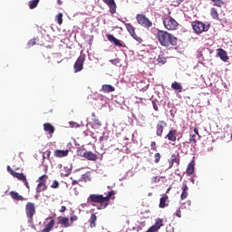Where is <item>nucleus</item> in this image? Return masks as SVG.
I'll list each match as a JSON object with an SVG mask.
<instances>
[{"instance_id": "nucleus-1", "label": "nucleus", "mask_w": 232, "mask_h": 232, "mask_svg": "<svg viewBox=\"0 0 232 232\" xmlns=\"http://www.w3.org/2000/svg\"><path fill=\"white\" fill-rule=\"evenodd\" d=\"M115 198V191H109L107 197L102 195L92 194L87 198L88 204L95 206V204H100L102 208H108L110 206V200Z\"/></svg>"}, {"instance_id": "nucleus-2", "label": "nucleus", "mask_w": 232, "mask_h": 232, "mask_svg": "<svg viewBox=\"0 0 232 232\" xmlns=\"http://www.w3.org/2000/svg\"><path fill=\"white\" fill-rule=\"evenodd\" d=\"M156 37L161 46L168 48L169 46H177V37L168 33V31L158 30Z\"/></svg>"}, {"instance_id": "nucleus-3", "label": "nucleus", "mask_w": 232, "mask_h": 232, "mask_svg": "<svg viewBox=\"0 0 232 232\" xmlns=\"http://www.w3.org/2000/svg\"><path fill=\"white\" fill-rule=\"evenodd\" d=\"M136 20L138 24L142 26V28H151V26H153V22H151V20H150L144 14H138L136 15Z\"/></svg>"}, {"instance_id": "nucleus-4", "label": "nucleus", "mask_w": 232, "mask_h": 232, "mask_svg": "<svg viewBox=\"0 0 232 232\" xmlns=\"http://www.w3.org/2000/svg\"><path fill=\"white\" fill-rule=\"evenodd\" d=\"M163 24L167 30H177L179 23L171 16L163 18Z\"/></svg>"}, {"instance_id": "nucleus-5", "label": "nucleus", "mask_w": 232, "mask_h": 232, "mask_svg": "<svg viewBox=\"0 0 232 232\" xmlns=\"http://www.w3.org/2000/svg\"><path fill=\"white\" fill-rule=\"evenodd\" d=\"M192 28L195 34H200L202 32H208L209 30V25H206V24L200 21H195L192 23Z\"/></svg>"}, {"instance_id": "nucleus-6", "label": "nucleus", "mask_w": 232, "mask_h": 232, "mask_svg": "<svg viewBox=\"0 0 232 232\" xmlns=\"http://www.w3.org/2000/svg\"><path fill=\"white\" fill-rule=\"evenodd\" d=\"M86 61V55L81 54L76 60L73 68L75 73L82 72V68H84V62Z\"/></svg>"}, {"instance_id": "nucleus-7", "label": "nucleus", "mask_w": 232, "mask_h": 232, "mask_svg": "<svg viewBox=\"0 0 232 232\" xmlns=\"http://www.w3.org/2000/svg\"><path fill=\"white\" fill-rule=\"evenodd\" d=\"M25 214L29 220H34V215H35V203H32V202L26 203Z\"/></svg>"}, {"instance_id": "nucleus-8", "label": "nucleus", "mask_w": 232, "mask_h": 232, "mask_svg": "<svg viewBox=\"0 0 232 232\" xmlns=\"http://www.w3.org/2000/svg\"><path fill=\"white\" fill-rule=\"evenodd\" d=\"M164 128H168V122L165 121H159L156 124V135L158 137H162V133H164Z\"/></svg>"}, {"instance_id": "nucleus-9", "label": "nucleus", "mask_w": 232, "mask_h": 232, "mask_svg": "<svg viewBox=\"0 0 232 232\" xmlns=\"http://www.w3.org/2000/svg\"><path fill=\"white\" fill-rule=\"evenodd\" d=\"M11 175H13L14 177V179H17L18 180H21L22 182H24V184L27 188V189H30V185L28 184L26 176L24 173H18V172L11 170Z\"/></svg>"}, {"instance_id": "nucleus-10", "label": "nucleus", "mask_w": 232, "mask_h": 232, "mask_svg": "<svg viewBox=\"0 0 232 232\" xmlns=\"http://www.w3.org/2000/svg\"><path fill=\"white\" fill-rule=\"evenodd\" d=\"M80 157H83L87 160H92L95 161L99 157L97 154L92 152V151H84V152H80Z\"/></svg>"}, {"instance_id": "nucleus-11", "label": "nucleus", "mask_w": 232, "mask_h": 232, "mask_svg": "<svg viewBox=\"0 0 232 232\" xmlns=\"http://www.w3.org/2000/svg\"><path fill=\"white\" fill-rule=\"evenodd\" d=\"M57 220H58V224H60L62 227L68 228L72 226V223L70 222V218L66 217L60 216L57 218Z\"/></svg>"}, {"instance_id": "nucleus-12", "label": "nucleus", "mask_w": 232, "mask_h": 232, "mask_svg": "<svg viewBox=\"0 0 232 232\" xmlns=\"http://www.w3.org/2000/svg\"><path fill=\"white\" fill-rule=\"evenodd\" d=\"M163 226V221H162V218H158L156 219V222L155 224L150 227L147 232H159V229H160V227H162Z\"/></svg>"}, {"instance_id": "nucleus-13", "label": "nucleus", "mask_w": 232, "mask_h": 232, "mask_svg": "<svg viewBox=\"0 0 232 232\" xmlns=\"http://www.w3.org/2000/svg\"><path fill=\"white\" fill-rule=\"evenodd\" d=\"M106 37L108 41H110V43H112V44H114L115 46H120L121 48H123L124 44H122V42H121L119 39L115 38L113 34H106Z\"/></svg>"}, {"instance_id": "nucleus-14", "label": "nucleus", "mask_w": 232, "mask_h": 232, "mask_svg": "<svg viewBox=\"0 0 232 232\" xmlns=\"http://www.w3.org/2000/svg\"><path fill=\"white\" fill-rule=\"evenodd\" d=\"M46 220H50V222L45 226V227L41 232H50L52 229H53V227L55 226V219L53 218L49 217L46 218Z\"/></svg>"}, {"instance_id": "nucleus-15", "label": "nucleus", "mask_w": 232, "mask_h": 232, "mask_svg": "<svg viewBox=\"0 0 232 232\" xmlns=\"http://www.w3.org/2000/svg\"><path fill=\"white\" fill-rule=\"evenodd\" d=\"M105 5H108L110 7L111 14H115L117 12V5L115 0H102Z\"/></svg>"}, {"instance_id": "nucleus-16", "label": "nucleus", "mask_w": 232, "mask_h": 232, "mask_svg": "<svg viewBox=\"0 0 232 232\" xmlns=\"http://www.w3.org/2000/svg\"><path fill=\"white\" fill-rule=\"evenodd\" d=\"M165 139L170 140L171 142L177 141V130L171 129L169 133L165 136Z\"/></svg>"}, {"instance_id": "nucleus-17", "label": "nucleus", "mask_w": 232, "mask_h": 232, "mask_svg": "<svg viewBox=\"0 0 232 232\" xmlns=\"http://www.w3.org/2000/svg\"><path fill=\"white\" fill-rule=\"evenodd\" d=\"M44 131H46V133H49L50 137H52L53 133H55V127H53V125H52L51 123H44Z\"/></svg>"}, {"instance_id": "nucleus-18", "label": "nucleus", "mask_w": 232, "mask_h": 232, "mask_svg": "<svg viewBox=\"0 0 232 232\" xmlns=\"http://www.w3.org/2000/svg\"><path fill=\"white\" fill-rule=\"evenodd\" d=\"M68 153H70V150H54V157H56L57 159H63V157H68Z\"/></svg>"}, {"instance_id": "nucleus-19", "label": "nucleus", "mask_w": 232, "mask_h": 232, "mask_svg": "<svg viewBox=\"0 0 232 232\" xmlns=\"http://www.w3.org/2000/svg\"><path fill=\"white\" fill-rule=\"evenodd\" d=\"M181 189H182V192L180 195V198H181V200H186V198H188V191L189 190L188 184L183 183Z\"/></svg>"}, {"instance_id": "nucleus-20", "label": "nucleus", "mask_w": 232, "mask_h": 232, "mask_svg": "<svg viewBox=\"0 0 232 232\" xmlns=\"http://www.w3.org/2000/svg\"><path fill=\"white\" fill-rule=\"evenodd\" d=\"M218 53L221 59V61H224V63L227 62L229 57L227 56V52L224 51V49H218Z\"/></svg>"}, {"instance_id": "nucleus-21", "label": "nucleus", "mask_w": 232, "mask_h": 232, "mask_svg": "<svg viewBox=\"0 0 232 232\" xmlns=\"http://www.w3.org/2000/svg\"><path fill=\"white\" fill-rule=\"evenodd\" d=\"M102 92H103V93H111L112 92H115V87L111 84H104L102 86Z\"/></svg>"}, {"instance_id": "nucleus-22", "label": "nucleus", "mask_w": 232, "mask_h": 232, "mask_svg": "<svg viewBox=\"0 0 232 232\" xmlns=\"http://www.w3.org/2000/svg\"><path fill=\"white\" fill-rule=\"evenodd\" d=\"M11 198H13V200H26V198H24L23 196L19 195V193H17L16 191H11L9 193Z\"/></svg>"}, {"instance_id": "nucleus-23", "label": "nucleus", "mask_w": 232, "mask_h": 232, "mask_svg": "<svg viewBox=\"0 0 232 232\" xmlns=\"http://www.w3.org/2000/svg\"><path fill=\"white\" fill-rule=\"evenodd\" d=\"M168 198H169L168 197V195L164 194L160 199V204H159V208H160L161 209H164V208H166L168 206V204H166V201L168 200Z\"/></svg>"}, {"instance_id": "nucleus-24", "label": "nucleus", "mask_w": 232, "mask_h": 232, "mask_svg": "<svg viewBox=\"0 0 232 232\" xmlns=\"http://www.w3.org/2000/svg\"><path fill=\"white\" fill-rule=\"evenodd\" d=\"M172 90L177 92V93H182V85L179 83L178 82H174L171 84Z\"/></svg>"}, {"instance_id": "nucleus-25", "label": "nucleus", "mask_w": 232, "mask_h": 232, "mask_svg": "<svg viewBox=\"0 0 232 232\" xmlns=\"http://www.w3.org/2000/svg\"><path fill=\"white\" fill-rule=\"evenodd\" d=\"M90 227L93 228L97 226V216L95 214H92L89 219Z\"/></svg>"}, {"instance_id": "nucleus-26", "label": "nucleus", "mask_w": 232, "mask_h": 232, "mask_svg": "<svg viewBox=\"0 0 232 232\" xmlns=\"http://www.w3.org/2000/svg\"><path fill=\"white\" fill-rule=\"evenodd\" d=\"M125 27L130 35L135 34V27L130 23H125Z\"/></svg>"}, {"instance_id": "nucleus-27", "label": "nucleus", "mask_w": 232, "mask_h": 232, "mask_svg": "<svg viewBox=\"0 0 232 232\" xmlns=\"http://www.w3.org/2000/svg\"><path fill=\"white\" fill-rule=\"evenodd\" d=\"M194 172H195V163L190 162V163H188V168H187V174L193 175Z\"/></svg>"}, {"instance_id": "nucleus-28", "label": "nucleus", "mask_w": 232, "mask_h": 232, "mask_svg": "<svg viewBox=\"0 0 232 232\" xmlns=\"http://www.w3.org/2000/svg\"><path fill=\"white\" fill-rule=\"evenodd\" d=\"M48 186L46 184H38L36 186V193H42V191H46Z\"/></svg>"}, {"instance_id": "nucleus-29", "label": "nucleus", "mask_w": 232, "mask_h": 232, "mask_svg": "<svg viewBox=\"0 0 232 232\" xmlns=\"http://www.w3.org/2000/svg\"><path fill=\"white\" fill-rule=\"evenodd\" d=\"M170 161L179 166L180 164V159L179 158V154H172L170 157Z\"/></svg>"}, {"instance_id": "nucleus-30", "label": "nucleus", "mask_w": 232, "mask_h": 232, "mask_svg": "<svg viewBox=\"0 0 232 232\" xmlns=\"http://www.w3.org/2000/svg\"><path fill=\"white\" fill-rule=\"evenodd\" d=\"M210 15L213 19H216L217 21H218V11H217V8L212 7L210 9Z\"/></svg>"}, {"instance_id": "nucleus-31", "label": "nucleus", "mask_w": 232, "mask_h": 232, "mask_svg": "<svg viewBox=\"0 0 232 232\" xmlns=\"http://www.w3.org/2000/svg\"><path fill=\"white\" fill-rule=\"evenodd\" d=\"M92 119L94 121V124H97V126H102V121L99 120V117L95 114V112L92 113Z\"/></svg>"}, {"instance_id": "nucleus-32", "label": "nucleus", "mask_w": 232, "mask_h": 232, "mask_svg": "<svg viewBox=\"0 0 232 232\" xmlns=\"http://www.w3.org/2000/svg\"><path fill=\"white\" fill-rule=\"evenodd\" d=\"M40 0H31L29 1V8L30 10H34V8H37Z\"/></svg>"}, {"instance_id": "nucleus-33", "label": "nucleus", "mask_w": 232, "mask_h": 232, "mask_svg": "<svg viewBox=\"0 0 232 232\" xmlns=\"http://www.w3.org/2000/svg\"><path fill=\"white\" fill-rule=\"evenodd\" d=\"M212 3H214V6H218V8H222L226 5L224 0H212Z\"/></svg>"}, {"instance_id": "nucleus-34", "label": "nucleus", "mask_w": 232, "mask_h": 232, "mask_svg": "<svg viewBox=\"0 0 232 232\" xmlns=\"http://www.w3.org/2000/svg\"><path fill=\"white\" fill-rule=\"evenodd\" d=\"M48 180V175L44 174L41 176L38 179L37 182L38 184H46V181Z\"/></svg>"}, {"instance_id": "nucleus-35", "label": "nucleus", "mask_w": 232, "mask_h": 232, "mask_svg": "<svg viewBox=\"0 0 232 232\" xmlns=\"http://www.w3.org/2000/svg\"><path fill=\"white\" fill-rule=\"evenodd\" d=\"M82 179L84 182H88V181L92 180L91 172H86L85 174H82Z\"/></svg>"}, {"instance_id": "nucleus-36", "label": "nucleus", "mask_w": 232, "mask_h": 232, "mask_svg": "<svg viewBox=\"0 0 232 232\" xmlns=\"http://www.w3.org/2000/svg\"><path fill=\"white\" fill-rule=\"evenodd\" d=\"M55 21L58 23V24H63V14L59 13L55 15Z\"/></svg>"}, {"instance_id": "nucleus-37", "label": "nucleus", "mask_w": 232, "mask_h": 232, "mask_svg": "<svg viewBox=\"0 0 232 232\" xmlns=\"http://www.w3.org/2000/svg\"><path fill=\"white\" fill-rule=\"evenodd\" d=\"M196 138H197V136L195 134H193V135L190 134V137L188 139V142L197 146V139Z\"/></svg>"}, {"instance_id": "nucleus-38", "label": "nucleus", "mask_w": 232, "mask_h": 232, "mask_svg": "<svg viewBox=\"0 0 232 232\" xmlns=\"http://www.w3.org/2000/svg\"><path fill=\"white\" fill-rule=\"evenodd\" d=\"M131 37H133V39H135V41H137V43H139L140 44H142V38L137 35V33H134L133 34H131Z\"/></svg>"}, {"instance_id": "nucleus-39", "label": "nucleus", "mask_w": 232, "mask_h": 232, "mask_svg": "<svg viewBox=\"0 0 232 232\" xmlns=\"http://www.w3.org/2000/svg\"><path fill=\"white\" fill-rule=\"evenodd\" d=\"M131 37H133V39H135V41H137V43H139L140 44H142V38L137 35V33H134L133 34H131Z\"/></svg>"}, {"instance_id": "nucleus-40", "label": "nucleus", "mask_w": 232, "mask_h": 232, "mask_svg": "<svg viewBox=\"0 0 232 232\" xmlns=\"http://www.w3.org/2000/svg\"><path fill=\"white\" fill-rule=\"evenodd\" d=\"M52 155V150H48L43 154V159H47L50 160V156Z\"/></svg>"}, {"instance_id": "nucleus-41", "label": "nucleus", "mask_w": 232, "mask_h": 232, "mask_svg": "<svg viewBox=\"0 0 232 232\" xmlns=\"http://www.w3.org/2000/svg\"><path fill=\"white\" fill-rule=\"evenodd\" d=\"M160 158H161L160 153L157 152V153L154 154V159H155L154 162H155V164H159V162H160Z\"/></svg>"}, {"instance_id": "nucleus-42", "label": "nucleus", "mask_w": 232, "mask_h": 232, "mask_svg": "<svg viewBox=\"0 0 232 232\" xmlns=\"http://www.w3.org/2000/svg\"><path fill=\"white\" fill-rule=\"evenodd\" d=\"M51 188L53 189H57V188H59V181L53 180V183L51 184Z\"/></svg>"}, {"instance_id": "nucleus-43", "label": "nucleus", "mask_w": 232, "mask_h": 232, "mask_svg": "<svg viewBox=\"0 0 232 232\" xmlns=\"http://www.w3.org/2000/svg\"><path fill=\"white\" fill-rule=\"evenodd\" d=\"M70 223H71V226L73 224V222H77V220H79V218L76 216V215H73L70 218Z\"/></svg>"}, {"instance_id": "nucleus-44", "label": "nucleus", "mask_w": 232, "mask_h": 232, "mask_svg": "<svg viewBox=\"0 0 232 232\" xmlns=\"http://www.w3.org/2000/svg\"><path fill=\"white\" fill-rule=\"evenodd\" d=\"M35 43H36L35 38H33V39L29 40L28 46L29 47L35 46Z\"/></svg>"}, {"instance_id": "nucleus-45", "label": "nucleus", "mask_w": 232, "mask_h": 232, "mask_svg": "<svg viewBox=\"0 0 232 232\" xmlns=\"http://www.w3.org/2000/svg\"><path fill=\"white\" fill-rule=\"evenodd\" d=\"M150 148L153 151H157V143L155 141H151Z\"/></svg>"}, {"instance_id": "nucleus-46", "label": "nucleus", "mask_w": 232, "mask_h": 232, "mask_svg": "<svg viewBox=\"0 0 232 232\" xmlns=\"http://www.w3.org/2000/svg\"><path fill=\"white\" fill-rule=\"evenodd\" d=\"M158 63H161V64L166 63V58L159 56Z\"/></svg>"}, {"instance_id": "nucleus-47", "label": "nucleus", "mask_w": 232, "mask_h": 232, "mask_svg": "<svg viewBox=\"0 0 232 232\" xmlns=\"http://www.w3.org/2000/svg\"><path fill=\"white\" fill-rule=\"evenodd\" d=\"M175 216L178 217L179 218H180V217H182V211H180V208H179V209L175 212Z\"/></svg>"}, {"instance_id": "nucleus-48", "label": "nucleus", "mask_w": 232, "mask_h": 232, "mask_svg": "<svg viewBox=\"0 0 232 232\" xmlns=\"http://www.w3.org/2000/svg\"><path fill=\"white\" fill-rule=\"evenodd\" d=\"M152 106H153L155 111H159V106L157 105V102L152 101Z\"/></svg>"}, {"instance_id": "nucleus-49", "label": "nucleus", "mask_w": 232, "mask_h": 232, "mask_svg": "<svg viewBox=\"0 0 232 232\" xmlns=\"http://www.w3.org/2000/svg\"><path fill=\"white\" fill-rule=\"evenodd\" d=\"M174 3H175V6H179L180 3H183V0H174Z\"/></svg>"}, {"instance_id": "nucleus-50", "label": "nucleus", "mask_w": 232, "mask_h": 232, "mask_svg": "<svg viewBox=\"0 0 232 232\" xmlns=\"http://www.w3.org/2000/svg\"><path fill=\"white\" fill-rule=\"evenodd\" d=\"M64 211H66V207L65 206H62L61 209H60V213H64Z\"/></svg>"}, {"instance_id": "nucleus-51", "label": "nucleus", "mask_w": 232, "mask_h": 232, "mask_svg": "<svg viewBox=\"0 0 232 232\" xmlns=\"http://www.w3.org/2000/svg\"><path fill=\"white\" fill-rule=\"evenodd\" d=\"M79 182H81V179H79V180H72V186H75L76 184H79Z\"/></svg>"}, {"instance_id": "nucleus-52", "label": "nucleus", "mask_w": 232, "mask_h": 232, "mask_svg": "<svg viewBox=\"0 0 232 232\" xmlns=\"http://www.w3.org/2000/svg\"><path fill=\"white\" fill-rule=\"evenodd\" d=\"M7 171L12 175V171H14V170L11 169L10 166H7Z\"/></svg>"}, {"instance_id": "nucleus-53", "label": "nucleus", "mask_w": 232, "mask_h": 232, "mask_svg": "<svg viewBox=\"0 0 232 232\" xmlns=\"http://www.w3.org/2000/svg\"><path fill=\"white\" fill-rule=\"evenodd\" d=\"M169 168H171L175 163L174 162H172L171 160H169Z\"/></svg>"}, {"instance_id": "nucleus-54", "label": "nucleus", "mask_w": 232, "mask_h": 232, "mask_svg": "<svg viewBox=\"0 0 232 232\" xmlns=\"http://www.w3.org/2000/svg\"><path fill=\"white\" fill-rule=\"evenodd\" d=\"M194 132L196 133V135H199V134H198V129L195 128V129H194Z\"/></svg>"}, {"instance_id": "nucleus-55", "label": "nucleus", "mask_w": 232, "mask_h": 232, "mask_svg": "<svg viewBox=\"0 0 232 232\" xmlns=\"http://www.w3.org/2000/svg\"><path fill=\"white\" fill-rule=\"evenodd\" d=\"M57 4L58 5H63V1L62 0H57Z\"/></svg>"}, {"instance_id": "nucleus-56", "label": "nucleus", "mask_w": 232, "mask_h": 232, "mask_svg": "<svg viewBox=\"0 0 232 232\" xmlns=\"http://www.w3.org/2000/svg\"><path fill=\"white\" fill-rule=\"evenodd\" d=\"M171 189V187H169L168 189H167V191H166V193H169V190Z\"/></svg>"}]
</instances>
